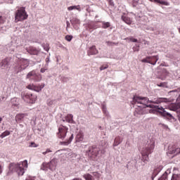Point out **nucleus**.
Masks as SVG:
<instances>
[{"label": "nucleus", "instance_id": "nucleus-51", "mask_svg": "<svg viewBox=\"0 0 180 180\" xmlns=\"http://www.w3.org/2000/svg\"><path fill=\"white\" fill-rule=\"evenodd\" d=\"M106 44H108V46H110V45H112V42L108 41H106Z\"/></svg>", "mask_w": 180, "mask_h": 180}, {"label": "nucleus", "instance_id": "nucleus-32", "mask_svg": "<svg viewBox=\"0 0 180 180\" xmlns=\"http://www.w3.org/2000/svg\"><path fill=\"white\" fill-rule=\"evenodd\" d=\"M158 180H168V173L165 172L159 179Z\"/></svg>", "mask_w": 180, "mask_h": 180}, {"label": "nucleus", "instance_id": "nucleus-64", "mask_svg": "<svg viewBox=\"0 0 180 180\" xmlns=\"http://www.w3.org/2000/svg\"><path fill=\"white\" fill-rule=\"evenodd\" d=\"M136 51H139V49L136 50Z\"/></svg>", "mask_w": 180, "mask_h": 180}, {"label": "nucleus", "instance_id": "nucleus-44", "mask_svg": "<svg viewBox=\"0 0 180 180\" xmlns=\"http://www.w3.org/2000/svg\"><path fill=\"white\" fill-rule=\"evenodd\" d=\"M106 68H109L108 65H103L100 68L101 71H103V70H106Z\"/></svg>", "mask_w": 180, "mask_h": 180}, {"label": "nucleus", "instance_id": "nucleus-42", "mask_svg": "<svg viewBox=\"0 0 180 180\" xmlns=\"http://www.w3.org/2000/svg\"><path fill=\"white\" fill-rule=\"evenodd\" d=\"M49 153H53V150H51L50 148H47L46 151L42 153V154L43 155H46V154H49Z\"/></svg>", "mask_w": 180, "mask_h": 180}, {"label": "nucleus", "instance_id": "nucleus-47", "mask_svg": "<svg viewBox=\"0 0 180 180\" xmlns=\"http://www.w3.org/2000/svg\"><path fill=\"white\" fill-rule=\"evenodd\" d=\"M0 32L1 33H4V32H6V27H0Z\"/></svg>", "mask_w": 180, "mask_h": 180}, {"label": "nucleus", "instance_id": "nucleus-59", "mask_svg": "<svg viewBox=\"0 0 180 180\" xmlns=\"http://www.w3.org/2000/svg\"><path fill=\"white\" fill-rule=\"evenodd\" d=\"M62 120H63V122H66V120H65V118L63 119Z\"/></svg>", "mask_w": 180, "mask_h": 180}, {"label": "nucleus", "instance_id": "nucleus-61", "mask_svg": "<svg viewBox=\"0 0 180 180\" xmlns=\"http://www.w3.org/2000/svg\"><path fill=\"white\" fill-rule=\"evenodd\" d=\"M2 120H3L2 117H0V123L1 122H2Z\"/></svg>", "mask_w": 180, "mask_h": 180}, {"label": "nucleus", "instance_id": "nucleus-20", "mask_svg": "<svg viewBox=\"0 0 180 180\" xmlns=\"http://www.w3.org/2000/svg\"><path fill=\"white\" fill-rule=\"evenodd\" d=\"M25 116H27V114H25V113L18 114L15 116V122H17V123H20L22 120H23Z\"/></svg>", "mask_w": 180, "mask_h": 180}, {"label": "nucleus", "instance_id": "nucleus-30", "mask_svg": "<svg viewBox=\"0 0 180 180\" xmlns=\"http://www.w3.org/2000/svg\"><path fill=\"white\" fill-rule=\"evenodd\" d=\"M65 117L68 123H72L74 122V120H73L74 116L72 114H68Z\"/></svg>", "mask_w": 180, "mask_h": 180}, {"label": "nucleus", "instance_id": "nucleus-33", "mask_svg": "<svg viewBox=\"0 0 180 180\" xmlns=\"http://www.w3.org/2000/svg\"><path fill=\"white\" fill-rule=\"evenodd\" d=\"M9 134H11V131L6 130L0 135V137L1 139H5V137H6V136H9Z\"/></svg>", "mask_w": 180, "mask_h": 180}, {"label": "nucleus", "instance_id": "nucleus-23", "mask_svg": "<svg viewBox=\"0 0 180 180\" xmlns=\"http://www.w3.org/2000/svg\"><path fill=\"white\" fill-rule=\"evenodd\" d=\"M150 2H155V4H160V5H165V6H169V3L165 1L161 0H149Z\"/></svg>", "mask_w": 180, "mask_h": 180}, {"label": "nucleus", "instance_id": "nucleus-55", "mask_svg": "<svg viewBox=\"0 0 180 180\" xmlns=\"http://www.w3.org/2000/svg\"><path fill=\"white\" fill-rule=\"evenodd\" d=\"M0 174H2V165H0Z\"/></svg>", "mask_w": 180, "mask_h": 180}, {"label": "nucleus", "instance_id": "nucleus-49", "mask_svg": "<svg viewBox=\"0 0 180 180\" xmlns=\"http://www.w3.org/2000/svg\"><path fill=\"white\" fill-rule=\"evenodd\" d=\"M36 143H34V142H32L30 145V147H37V146H35Z\"/></svg>", "mask_w": 180, "mask_h": 180}, {"label": "nucleus", "instance_id": "nucleus-45", "mask_svg": "<svg viewBox=\"0 0 180 180\" xmlns=\"http://www.w3.org/2000/svg\"><path fill=\"white\" fill-rule=\"evenodd\" d=\"M129 40L130 41H132V43H139V40L134 37L129 38Z\"/></svg>", "mask_w": 180, "mask_h": 180}, {"label": "nucleus", "instance_id": "nucleus-62", "mask_svg": "<svg viewBox=\"0 0 180 180\" xmlns=\"http://www.w3.org/2000/svg\"><path fill=\"white\" fill-rule=\"evenodd\" d=\"M136 47H140V45L136 44Z\"/></svg>", "mask_w": 180, "mask_h": 180}, {"label": "nucleus", "instance_id": "nucleus-9", "mask_svg": "<svg viewBox=\"0 0 180 180\" xmlns=\"http://www.w3.org/2000/svg\"><path fill=\"white\" fill-rule=\"evenodd\" d=\"M22 100L27 103H34L37 99V96L28 92L22 91L21 93Z\"/></svg>", "mask_w": 180, "mask_h": 180}, {"label": "nucleus", "instance_id": "nucleus-19", "mask_svg": "<svg viewBox=\"0 0 180 180\" xmlns=\"http://www.w3.org/2000/svg\"><path fill=\"white\" fill-rule=\"evenodd\" d=\"M76 143H81V141H84V133L82 131H79L75 138Z\"/></svg>", "mask_w": 180, "mask_h": 180}, {"label": "nucleus", "instance_id": "nucleus-60", "mask_svg": "<svg viewBox=\"0 0 180 180\" xmlns=\"http://www.w3.org/2000/svg\"><path fill=\"white\" fill-rule=\"evenodd\" d=\"M176 169H178V168H176V167L174 168V171H176Z\"/></svg>", "mask_w": 180, "mask_h": 180}, {"label": "nucleus", "instance_id": "nucleus-40", "mask_svg": "<svg viewBox=\"0 0 180 180\" xmlns=\"http://www.w3.org/2000/svg\"><path fill=\"white\" fill-rule=\"evenodd\" d=\"M65 40H67V41H71V40H72V35H66Z\"/></svg>", "mask_w": 180, "mask_h": 180}, {"label": "nucleus", "instance_id": "nucleus-12", "mask_svg": "<svg viewBox=\"0 0 180 180\" xmlns=\"http://www.w3.org/2000/svg\"><path fill=\"white\" fill-rule=\"evenodd\" d=\"M67 133H68V128L65 126L61 125L58 128V139H61L62 140H64V139H65V136H67Z\"/></svg>", "mask_w": 180, "mask_h": 180}, {"label": "nucleus", "instance_id": "nucleus-38", "mask_svg": "<svg viewBox=\"0 0 180 180\" xmlns=\"http://www.w3.org/2000/svg\"><path fill=\"white\" fill-rule=\"evenodd\" d=\"M6 22V18L5 17L0 15V25H4Z\"/></svg>", "mask_w": 180, "mask_h": 180}, {"label": "nucleus", "instance_id": "nucleus-41", "mask_svg": "<svg viewBox=\"0 0 180 180\" xmlns=\"http://www.w3.org/2000/svg\"><path fill=\"white\" fill-rule=\"evenodd\" d=\"M158 110V108H150L149 110V113H153V115L155 114V112Z\"/></svg>", "mask_w": 180, "mask_h": 180}, {"label": "nucleus", "instance_id": "nucleus-57", "mask_svg": "<svg viewBox=\"0 0 180 180\" xmlns=\"http://www.w3.org/2000/svg\"><path fill=\"white\" fill-rule=\"evenodd\" d=\"M44 51H49V48L44 47Z\"/></svg>", "mask_w": 180, "mask_h": 180}, {"label": "nucleus", "instance_id": "nucleus-48", "mask_svg": "<svg viewBox=\"0 0 180 180\" xmlns=\"http://www.w3.org/2000/svg\"><path fill=\"white\" fill-rule=\"evenodd\" d=\"M45 61H46V64L48 65V67H49V63H50V57H47L46 59H45Z\"/></svg>", "mask_w": 180, "mask_h": 180}, {"label": "nucleus", "instance_id": "nucleus-10", "mask_svg": "<svg viewBox=\"0 0 180 180\" xmlns=\"http://www.w3.org/2000/svg\"><path fill=\"white\" fill-rule=\"evenodd\" d=\"M158 56H146L143 58L141 61V63H146L147 64H151V65H155L157 64V61L159 60Z\"/></svg>", "mask_w": 180, "mask_h": 180}, {"label": "nucleus", "instance_id": "nucleus-13", "mask_svg": "<svg viewBox=\"0 0 180 180\" xmlns=\"http://www.w3.org/2000/svg\"><path fill=\"white\" fill-rule=\"evenodd\" d=\"M161 171H162V165H158L155 166L152 173L151 179L154 180V178H155V176H157V175H158Z\"/></svg>", "mask_w": 180, "mask_h": 180}, {"label": "nucleus", "instance_id": "nucleus-14", "mask_svg": "<svg viewBox=\"0 0 180 180\" xmlns=\"http://www.w3.org/2000/svg\"><path fill=\"white\" fill-rule=\"evenodd\" d=\"M168 153L174 154V155H178V154H180V148H176L175 146H169Z\"/></svg>", "mask_w": 180, "mask_h": 180}, {"label": "nucleus", "instance_id": "nucleus-36", "mask_svg": "<svg viewBox=\"0 0 180 180\" xmlns=\"http://www.w3.org/2000/svg\"><path fill=\"white\" fill-rule=\"evenodd\" d=\"M83 178H84V179L86 180H92V178L94 177L92 176V175L89 174H84Z\"/></svg>", "mask_w": 180, "mask_h": 180}, {"label": "nucleus", "instance_id": "nucleus-25", "mask_svg": "<svg viewBox=\"0 0 180 180\" xmlns=\"http://www.w3.org/2000/svg\"><path fill=\"white\" fill-rule=\"evenodd\" d=\"M74 139V134H72L70 138L65 141L60 142L62 146H68V144H70L71 141Z\"/></svg>", "mask_w": 180, "mask_h": 180}, {"label": "nucleus", "instance_id": "nucleus-3", "mask_svg": "<svg viewBox=\"0 0 180 180\" xmlns=\"http://www.w3.org/2000/svg\"><path fill=\"white\" fill-rule=\"evenodd\" d=\"M155 147V142L153 139H149L145 144V147L141 151L142 158L141 159L140 155H136L134 160V166L137 167V163L141 162V165H146L148 162V155L154 151Z\"/></svg>", "mask_w": 180, "mask_h": 180}, {"label": "nucleus", "instance_id": "nucleus-53", "mask_svg": "<svg viewBox=\"0 0 180 180\" xmlns=\"http://www.w3.org/2000/svg\"><path fill=\"white\" fill-rule=\"evenodd\" d=\"M26 180H34V177H29Z\"/></svg>", "mask_w": 180, "mask_h": 180}, {"label": "nucleus", "instance_id": "nucleus-37", "mask_svg": "<svg viewBox=\"0 0 180 180\" xmlns=\"http://www.w3.org/2000/svg\"><path fill=\"white\" fill-rule=\"evenodd\" d=\"M179 107L176 105H173L171 108H170V110H172L173 112H176V110H178Z\"/></svg>", "mask_w": 180, "mask_h": 180}, {"label": "nucleus", "instance_id": "nucleus-54", "mask_svg": "<svg viewBox=\"0 0 180 180\" xmlns=\"http://www.w3.org/2000/svg\"><path fill=\"white\" fill-rule=\"evenodd\" d=\"M163 127L165 129H168V125H166V124H162Z\"/></svg>", "mask_w": 180, "mask_h": 180}, {"label": "nucleus", "instance_id": "nucleus-16", "mask_svg": "<svg viewBox=\"0 0 180 180\" xmlns=\"http://www.w3.org/2000/svg\"><path fill=\"white\" fill-rule=\"evenodd\" d=\"M88 56H95L98 54V49H96V46H92L87 51Z\"/></svg>", "mask_w": 180, "mask_h": 180}, {"label": "nucleus", "instance_id": "nucleus-63", "mask_svg": "<svg viewBox=\"0 0 180 180\" xmlns=\"http://www.w3.org/2000/svg\"><path fill=\"white\" fill-rule=\"evenodd\" d=\"M127 168H129V165H127Z\"/></svg>", "mask_w": 180, "mask_h": 180}, {"label": "nucleus", "instance_id": "nucleus-17", "mask_svg": "<svg viewBox=\"0 0 180 180\" xmlns=\"http://www.w3.org/2000/svg\"><path fill=\"white\" fill-rule=\"evenodd\" d=\"M179 92H180V87L169 91L168 95L175 98V97L178 96V94H179Z\"/></svg>", "mask_w": 180, "mask_h": 180}, {"label": "nucleus", "instance_id": "nucleus-7", "mask_svg": "<svg viewBox=\"0 0 180 180\" xmlns=\"http://www.w3.org/2000/svg\"><path fill=\"white\" fill-rule=\"evenodd\" d=\"M57 167V160L56 159H52L49 162H44L41 165V169L42 171H56V168Z\"/></svg>", "mask_w": 180, "mask_h": 180}, {"label": "nucleus", "instance_id": "nucleus-18", "mask_svg": "<svg viewBox=\"0 0 180 180\" xmlns=\"http://www.w3.org/2000/svg\"><path fill=\"white\" fill-rule=\"evenodd\" d=\"M95 29H98V25L94 22L89 23L87 25V30L90 32V33H92Z\"/></svg>", "mask_w": 180, "mask_h": 180}, {"label": "nucleus", "instance_id": "nucleus-22", "mask_svg": "<svg viewBox=\"0 0 180 180\" xmlns=\"http://www.w3.org/2000/svg\"><path fill=\"white\" fill-rule=\"evenodd\" d=\"M121 19L127 25H131L132 23L131 19L126 15H122Z\"/></svg>", "mask_w": 180, "mask_h": 180}, {"label": "nucleus", "instance_id": "nucleus-43", "mask_svg": "<svg viewBox=\"0 0 180 180\" xmlns=\"http://www.w3.org/2000/svg\"><path fill=\"white\" fill-rule=\"evenodd\" d=\"M69 11H74V9H78V6H71L68 8Z\"/></svg>", "mask_w": 180, "mask_h": 180}, {"label": "nucleus", "instance_id": "nucleus-27", "mask_svg": "<svg viewBox=\"0 0 180 180\" xmlns=\"http://www.w3.org/2000/svg\"><path fill=\"white\" fill-rule=\"evenodd\" d=\"M70 23L72 25L74 29H75V25H79V20L77 18H72L70 19Z\"/></svg>", "mask_w": 180, "mask_h": 180}, {"label": "nucleus", "instance_id": "nucleus-24", "mask_svg": "<svg viewBox=\"0 0 180 180\" xmlns=\"http://www.w3.org/2000/svg\"><path fill=\"white\" fill-rule=\"evenodd\" d=\"M11 102L13 107L16 108L19 106V98H11Z\"/></svg>", "mask_w": 180, "mask_h": 180}, {"label": "nucleus", "instance_id": "nucleus-15", "mask_svg": "<svg viewBox=\"0 0 180 180\" xmlns=\"http://www.w3.org/2000/svg\"><path fill=\"white\" fill-rule=\"evenodd\" d=\"M26 50L29 53V54H31L32 56H37L39 54V50L33 46H30L27 48Z\"/></svg>", "mask_w": 180, "mask_h": 180}, {"label": "nucleus", "instance_id": "nucleus-5", "mask_svg": "<svg viewBox=\"0 0 180 180\" xmlns=\"http://www.w3.org/2000/svg\"><path fill=\"white\" fill-rule=\"evenodd\" d=\"M150 108H154V109H158L157 112L159 113L160 116L162 117L163 119H165L166 120H169V122H171L172 120H175V117L172 114L167 111L165 108H164L162 106L159 105H149Z\"/></svg>", "mask_w": 180, "mask_h": 180}, {"label": "nucleus", "instance_id": "nucleus-2", "mask_svg": "<svg viewBox=\"0 0 180 180\" xmlns=\"http://www.w3.org/2000/svg\"><path fill=\"white\" fill-rule=\"evenodd\" d=\"M14 63L13 67L15 72H21L23 70H26L29 67V60L27 59L22 58L20 55L17 54L15 57H7L1 60L0 63V68L1 70H6L9 68V65H12V63Z\"/></svg>", "mask_w": 180, "mask_h": 180}, {"label": "nucleus", "instance_id": "nucleus-50", "mask_svg": "<svg viewBox=\"0 0 180 180\" xmlns=\"http://www.w3.org/2000/svg\"><path fill=\"white\" fill-rule=\"evenodd\" d=\"M108 1L110 3V5H115V4L113 3V0H108Z\"/></svg>", "mask_w": 180, "mask_h": 180}, {"label": "nucleus", "instance_id": "nucleus-1", "mask_svg": "<svg viewBox=\"0 0 180 180\" xmlns=\"http://www.w3.org/2000/svg\"><path fill=\"white\" fill-rule=\"evenodd\" d=\"M169 102H171V100L167 98H158L150 100L147 97L134 96L131 103V105H136L137 108H135L134 115L139 117V116L146 113V108L154 109V107L151 106H155V105H160V103H169Z\"/></svg>", "mask_w": 180, "mask_h": 180}, {"label": "nucleus", "instance_id": "nucleus-35", "mask_svg": "<svg viewBox=\"0 0 180 180\" xmlns=\"http://www.w3.org/2000/svg\"><path fill=\"white\" fill-rule=\"evenodd\" d=\"M48 70H49V66L47 64H45L44 67L40 69V72H41V74H44V72L46 71H48Z\"/></svg>", "mask_w": 180, "mask_h": 180}, {"label": "nucleus", "instance_id": "nucleus-29", "mask_svg": "<svg viewBox=\"0 0 180 180\" xmlns=\"http://www.w3.org/2000/svg\"><path fill=\"white\" fill-rule=\"evenodd\" d=\"M41 79V75L40 74H37L35 72L34 77H32V81H34V82H40V80Z\"/></svg>", "mask_w": 180, "mask_h": 180}, {"label": "nucleus", "instance_id": "nucleus-21", "mask_svg": "<svg viewBox=\"0 0 180 180\" xmlns=\"http://www.w3.org/2000/svg\"><path fill=\"white\" fill-rule=\"evenodd\" d=\"M122 141H123V138L120 136H117L114 140V143H113L114 147H117L119 144H121Z\"/></svg>", "mask_w": 180, "mask_h": 180}, {"label": "nucleus", "instance_id": "nucleus-6", "mask_svg": "<svg viewBox=\"0 0 180 180\" xmlns=\"http://www.w3.org/2000/svg\"><path fill=\"white\" fill-rule=\"evenodd\" d=\"M27 13L25 7H20L18 10L16 11L15 14V22H22V20H26L27 19Z\"/></svg>", "mask_w": 180, "mask_h": 180}, {"label": "nucleus", "instance_id": "nucleus-52", "mask_svg": "<svg viewBox=\"0 0 180 180\" xmlns=\"http://www.w3.org/2000/svg\"><path fill=\"white\" fill-rule=\"evenodd\" d=\"M66 25H67V29H68V27H70V22L69 21L66 22Z\"/></svg>", "mask_w": 180, "mask_h": 180}, {"label": "nucleus", "instance_id": "nucleus-31", "mask_svg": "<svg viewBox=\"0 0 180 180\" xmlns=\"http://www.w3.org/2000/svg\"><path fill=\"white\" fill-rule=\"evenodd\" d=\"M101 109H102L103 112L104 113V115H105V116H109V112H108V110L106 108V104L102 103L101 104Z\"/></svg>", "mask_w": 180, "mask_h": 180}, {"label": "nucleus", "instance_id": "nucleus-34", "mask_svg": "<svg viewBox=\"0 0 180 180\" xmlns=\"http://www.w3.org/2000/svg\"><path fill=\"white\" fill-rule=\"evenodd\" d=\"M171 180H180V174H174Z\"/></svg>", "mask_w": 180, "mask_h": 180}, {"label": "nucleus", "instance_id": "nucleus-8", "mask_svg": "<svg viewBox=\"0 0 180 180\" xmlns=\"http://www.w3.org/2000/svg\"><path fill=\"white\" fill-rule=\"evenodd\" d=\"M99 153H101V149L96 146H90L86 150V154L94 161L99 158Z\"/></svg>", "mask_w": 180, "mask_h": 180}, {"label": "nucleus", "instance_id": "nucleus-58", "mask_svg": "<svg viewBox=\"0 0 180 180\" xmlns=\"http://www.w3.org/2000/svg\"><path fill=\"white\" fill-rule=\"evenodd\" d=\"M76 30H78V26H77V25H75V28Z\"/></svg>", "mask_w": 180, "mask_h": 180}, {"label": "nucleus", "instance_id": "nucleus-28", "mask_svg": "<svg viewBox=\"0 0 180 180\" xmlns=\"http://www.w3.org/2000/svg\"><path fill=\"white\" fill-rule=\"evenodd\" d=\"M34 74H36L35 70H32V71L28 72L26 76V79H30V81H32L33 79V77H34Z\"/></svg>", "mask_w": 180, "mask_h": 180}, {"label": "nucleus", "instance_id": "nucleus-4", "mask_svg": "<svg viewBox=\"0 0 180 180\" xmlns=\"http://www.w3.org/2000/svg\"><path fill=\"white\" fill-rule=\"evenodd\" d=\"M25 168H27V160L20 162L19 163H11L8 169L11 172H16L18 176H22L25 174Z\"/></svg>", "mask_w": 180, "mask_h": 180}, {"label": "nucleus", "instance_id": "nucleus-11", "mask_svg": "<svg viewBox=\"0 0 180 180\" xmlns=\"http://www.w3.org/2000/svg\"><path fill=\"white\" fill-rule=\"evenodd\" d=\"M46 86V84H41L38 85H34V84H28L26 88L30 89V91H34V92H41V89Z\"/></svg>", "mask_w": 180, "mask_h": 180}, {"label": "nucleus", "instance_id": "nucleus-56", "mask_svg": "<svg viewBox=\"0 0 180 180\" xmlns=\"http://www.w3.org/2000/svg\"><path fill=\"white\" fill-rule=\"evenodd\" d=\"M48 105H53V101H49V103H48Z\"/></svg>", "mask_w": 180, "mask_h": 180}, {"label": "nucleus", "instance_id": "nucleus-46", "mask_svg": "<svg viewBox=\"0 0 180 180\" xmlns=\"http://www.w3.org/2000/svg\"><path fill=\"white\" fill-rule=\"evenodd\" d=\"M62 81L63 82H67L68 81H70V78L64 77L62 78Z\"/></svg>", "mask_w": 180, "mask_h": 180}, {"label": "nucleus", "instance_id": "nucleus-39", "mask_svg": "<svg viewBox=\"0 0 180 180\" xmlns=\"http://www.w3.org/2000/svg\"><path fill=\"white\" fill-rule=\"evenodd\" d=\"M158 86H160V88H165L167 87V83L162 82L158 84Z\"/></svg>", "mask_w": 180, "mask_h": 180}, {"label": "nucleus", "instance_id": "nucleus-26", "mask_svg": "<svg viewBox=\"0 0 180 180\" xmlns=\"http://www.w3.org/2000/svg\"><path fill=\"white\" fill-rule=\"evenodd\" d=\"M101 27L103 29H108V27H111L112 25L110 24V22H106V21H101Z\"/></svg>", "mask_w": 180, "mask_h": 180}]
</instances>
